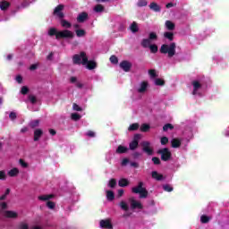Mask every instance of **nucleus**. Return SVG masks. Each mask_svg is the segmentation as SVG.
Returning a JSON list of instances; mask_svg holds the SVG:
<instances>
[{"label": "nucleus", "instance_id": "obj_1", "mask_svg": "<svg viewBox=\"0 0 229 229\" xmlns=\"http://www.w3.org/2000/svg\"><path fill=\"white\" fill-rule=\"evenodd\" d=\"M72 62L78 65H85L86 69H89V71H92V69H96L97 67L96 62L89 61L85 52H81L80 55H74L72 57Z\"/></svg>", "mask_w": 229, "mask_h": 229}, {"label": "nucleus", "instance_id": "obj_2", "mask_svg": "<svg viewBox=\"0 0 229 229\" xmlns=\"http://www.w3.org/2000/svg\"><path fill=\"white\" fill-rule=\"evenodd\" d=\"M48 35L49 37H53L55 35V38L57 40L59 38H74V32L69 30H64L58 31L56 28H50L48 30Z\"/></svg>", "mask_w": 229, "mask_h": 229}, {"label": "nucleus", "instance_id": "obj_3", "mask_svg": "<svg viewBox=\"0 0 229 229\" xmlns=\"http://www.w3.org/2000/svg\"><path fill=\"white\" fill-rule=\"evenodd\" d=\"M1 216L6 217L7 219H17L19 217V213L17 211L6 210L8 208V204L6 202H1Z\"/></svg>", "mask_w": 229, "mask_h": 229}, {"label": "nucleus", "instance_id": "obj_4", "mask_svg": "<svg viewBox=\"0 0 229 229\" xmlns=\"http://www.w3.org/2000/svg\"><path fill=\"white\" fill-rule=\"evenodd\" d=\"M191 85L193 87L192 95L201 98L205 92V88H203V81L194 80L191 81Z\"/></svg>", "mask_w": 229, "mask_h": 229}, {"label": "nucleus", "instance_id": "obj_5", "mask_svg": "<svg viewBox=\"0 0 229 229\" xmlns=\"http://www.w3.org/2000/svg\"><path fill=\"white\" fill-rule=\"evenodd\" d=\"M160 53L168 55L169 58H173L176 55V44L171 43L170 45L165 44L161 46Z\"/></svg>", "mask_w": 229, "mask_h": 229}, {"label": "nucleus", "instance_id": "obj_6", "mask_svg": "<svg viewBox=\"0 0 229 229\" xmlns=\"http://www.w3.org/2000/svg\"><path fill=\"white\" fill-rule=\"evenodd\" d=\"M134 194H140V198H148V191L144 188V182H140L139 184L131 189Z\"/></svg>", "mask_w": 229, "mask_h": 229}, {"label": "nucleus", "instance_id": "obj_7", "mask_svg": "<svg viewBox=\"0 0 229 229\" xmlns=\"http://www.w3.org/2000/svg\"><path fill=\"white\" fill-rule=\"evenodd\" d=\"M148 87H149L148 81H141L136 87V92L139 94H145V92L148 91Z\"/></svg>", "mask_w": 229, "mask_h": 229}, {"label": "nucleus", "instance_id": "obj_8", "mask_svg": "<svg viewBox=\"0 0 229 229\" xmlns=\"http://www.w3.org/2000/svg\"><path fill=\"white\" fill-rule=\"evenodd\" d=\"M139 140H140V134H136L132 141L129 144L131 150L133 151V149H137V148H139Z\"/></svg>", "mask_w": 229, "mask_h": 229}, {"label": "nucleus", "instance_id": "obj_9", "mask_svg": "<svg viewBox=\"0 0 229 229\" xmlns=\"http://www.w3.org/2000/svg\"><path fill=\"white\" fill-rule=\"evenodd\" d=\"M158 153L161 155V158L165 162H167V160L171 158V152L169 151V148H163L159 150Z\"/></svg>", "mask_w": 229, "mask_h": 229}, {"label": "nucleus", "instance_id": "obj_10", "mask_svg": "<svg viewBox=\"0 0 229 229\" xmlns=\"http://www.w3.org/2000/svg\"><path fill=\"white\" fill-rule=\"evenodd\" d=\"M141 145L143 151L147 153V155H153V148H151V143L149 141H143Z\"/></svg>", "mask_w": 229, "mask_h": 229}, {"label": "nucleus", "instance_id": "obj_11", "mask_svg": "<svg viewBox=\"0 0 229 229\" xmlns=\"http://www.w3.org/2000/svg\"><path fill=\"white\" fill-rule=\"evenodd\" d=\"M63 10H64L63 4L57 5L54 10V15H56V17H59V19H64V14L62 13Z\"/></svg>", "mask_w": 229, "mask_h": 229}, {"label": "nucleus", "instance_id": "obj_12", "mask_svg": "<svg viewBox=\"0 0 229 229\" xmlns=\"http://www.w3.org/2000/svg\"><path fill=\"white\" fill-rule=\"evenodd\" d=\"M120 67L125 72H130V70L131 69V63L128 61H123L122 63H120Z\"/></svg>", "mask_w": 229, "mask_h": 229}, {"label": "nucleus", "instance_id": "obj_13", "mask_svg": "<svg viewBox=\"0 0 229 229\" xmlns=\"http://www.w3.org/2000/svg\"><path fill=\"white\" fill-rule=\"evenodd\" d=\"M100 228L113 229L112 222L108 219L100 221Z\"/></svg>", "mask_w": 229, "mask_h": 229}, {"label": "nucleus", "instance_id": "obj_14", "mask_svg": "<svg viewBox=\"0 0 229 229\" xmlns=\"http://www.w3.org/2000/svg\"><path fill=\"white\" fill-rule=\"evenodd\" d=\"M129 201L131 203V208H142V204L140 203V201H138V200L134 199L133 198H131L129 199Z\"/></svg>", "mask_w": 229, "mask_h": 229}, {"label": "nucleus", "instance_id": "obj_15", "mask_svg": "<svg viewBox=\"0 0 229 229\" xmlns=\"http://www.w3.org/2000/svg\"><path fill=\"white\" fill-rule=\"evenodd\" d=\"M60 24H61L62 28H64V30H69L71 28H72V23H71V21H69L64 18H61Z\"/></svg>", "mask_w": 229, "mask_h": 229}, {"label": "nucleus", "instance_id": "obj_16", "mask_svg": "<svg viewBox=\"0 0 229 229\" xmlns=\"http://www.w3.org/2000/svg\"><path fill=\"white\" fill-rule=\"evenodd\" d=\"M11 5L12 4L10 2L3 0L0 2V10H2V12H6Z\"/></svg>", "mask_w": 229, "mask_h": 229}, {"label": "nucleus", "instance_id": "obj_17", "mask_svg": "<svg viewBox=\"0 0 229 229\" xmlns=\"http://www.w3.org/2000/svg\"><path fill=\"white\" fill-rule=\"evenodd\" d=\"M44 131L41 129H36L34 131V140L35 142L40 140V137H42Z\"/></svg>", "mask_w": 229, "mask_h": 229}, {"label": "nucleus", "instance_id": "obj_18", "mask_svg": "<svg viewBox=\"0 0 229 229\" xmlns=\"http://www.w3.org/2000/svg\"><path fill=\"white\" fill-rule=\"evenodd\" d=\"M151 176L154 180H157V182H162V180H164V175L157 171H153L151 173Z\"/></svg>", "mask_w": 229, "mask_h": 229}, {"label": "nucleus", "instance_id": "obj_19", "mask_svg": "<svg viewBox=\"0 0 229 229\" xmlns=\"http://www.w3.org/2000/svg\"><path fill=\"white\" fill-rule=\"evenodd\" d=\"M53 198H55L54 194L39 195L38 197L39 201H49V199H53Z\"/></svg>", "mask_w": 229, "mask_h": 229}, {"label": "nucleus", "instance_id": "obj_20", "mask_svg": "<svg viewBox=\"0 0 229 229\" xmlns=\"http://www.w3.org/2000/svg\"><path fill=\"white\" fill-rule=\"evenodd\" d=\"M70 81H71V83H74L78 89H83V83H81V81H78V78L72 77V78H70Z\"/></svg>", "mask_w": 229, "mask_h": 229}, {"label": "nucleus", "instance_id": "obj_21", "mask_svg": "<svg viewBox=\"0 0 229 229\" xmlns=\"http://www.w3.org/2000/svg\"><path fill=\"white\" fill-rule=\"evenodd\" d=\"M106 198L107 201H114V199H115V194L114 193V191L106 190Z\"/></svg>", "mask_w": 229, "mask_h": 229}, {"label": "nucleus", "instance_id": "obj_22", "mask_svg": "<svg viewBox=\"0 0 229 229\" xmlns=\"http://www.w3.org/2000/svg\"><path fill=\"white\" fill-rule=\"evenodd\" d=\"M89 19V14L87 13H81L77 17V21L79 22H85Z\"/></svg>", "mask_w": 229, "mask_h": 229}, {"label": "nucleus", "instance_id": "obj_23", "mask_svg": "<svg viewBox=\"0 0 229 229\" xmlns=\"http://www.w3.org/2000/svg\"><path fill=\"white\" fill-rule=\"evenodd\" d=\"M119 187H128L130 185V181L126 178H122L118 181Z\"/></svg>", "mask_w": 229, "mask_h": 229}, {"label": "nucleus", "instance_id": "obj_24", "mask_svg": "<svg viewBox=\"0 0 229 229\" xmlns=\"http://www.w3.org/2000/svg\"><path fill=\"white\" fill-rule=\"evenodd\" d=\"M75 35L79 38H81L82 37H85V35H87V31H85V30L83 29H77L75 30Z\"/></svg>", "mask_w": 229, "mask_h": 229}, {"label": "nucleus", "instance_id": "obj_25", "mask_svg": "<svg viewBox=\"0 0 229 229\" xmlns=\"http://www.w3.org/2000/svg\"><path fill=\"white\" fill-rule=\"evenodd\" d=\"M119 207L120 208H122V210H124L125 212H128V210H130V206H128V203L124 200H122L119 203Z\"/></svg>", "mask_w": 229, "mask_h": 229}, {"label": "nucleus", "instance_id": "obj_26", "mask_svg": "<svg viewBox=\"0 0 229 229\" xmlns=\"http://www.w3.org/2000/svg\"><path fill=\"white\" fill-rule=\"evenodd\" d=\"M8 176H11V178H13L19 174V169L18 168H13L8 171L7 173Z\"/></svg>", "mask_w": 229, "mask_h": 229}, {"label": "nucleus", "instance_id": "obj_27", "mask_svg": "<svg viewBox=\"0 0 229 229\" xmlns=\"http://www.w3.org/2000/svg\"><path fill=\"white\" fill-rule=\"evenodd\" d=\"M149 8L150 10H153V12H160V10H162L160 5H158L157 3H151L149 4Z\"/></svg>", "mask_w": 229, "mask_h": 229}, {"label": "nucleus", "instance_id": "obj_28", "mask_svg": "<svg viewBox=\"0 0 229 229\" xmlns=\"http://www.w3.org/2000/svg\"><path fill=\"white\" fill-rule=\"evenodd\" d=\"M165 26L166 28V30H168L169 31H173V30H174V23L171 21H166L165 23Z\"/></svg>", "mask_w": 229, "mask_h": 229}, {"label": "nucleus", "instance_id": "obj_29", "mask_svg": "<svg viewBox=\"0 0 229 229\" xmlns=\"http://www.w3.org/2000/svg\"><path fill=\"white\" fill-rule=\"evenodd\" d=\"M171 142H172V148H180V146H182V140L178 139H173Z\"/></svg>", "mask_w": 229, "mask_h": 229}, {"label": "nucleus", "instance_id": "obj_30", "mask_svg": "<svg viewBox=\"0 0 229 229\" xmlns=\"http://www.w3.org/2000/svg\"><path fill=\"white\" fill-rule=\"evenodd\" d=\"M151 45V40L149 38H145L141 41L142 47H149Z\"/></svg>", "mask_w": 229, "mask_h": 229}, {"label": "nucleus", "instance_id": "obj_31", "mask_svg": "<svg viewBox=\"0 0 229 229\" xmlns=\"http://www.w3.org/2000/svg\"><path fill=\"white\" fill-rule=\"evenodd\" d=\"M94 12H96V13H101L102 12H105V7L101 4H97L94 7Z\"/></svg>", "mask_w": 229, "mask_h": 229}, {"label": "nucleus", "instance_id": "obj_32", "mask_svg": "<svg viewBox=\"0 0 229 229\" xmlns=\"http://www.w3.org/2000/svg\"><path fill=\"white\" fill-rule=\"evenodd\" d=\"M126 151H128V148L123 145L118 146V148H116V153L118 154L126 153Z\"/></svg>", "mask_w": 229, "mask_h": 229}, {"label": "nucleus", "instance_id": "obj_33", "mask_svg": "<svg viewBox=\"0 0 229 229\" xmlns=\"http://www.w3.org/2000/svg\"><path fill=\"white\" fill-rule=\"evenodd\" d=\"M130 30L132 31V33H137V31H139V26L137 25V22H132L130 26Z\"/></svg>", "mask_w": 229, "mask_h": 229}, {"label": "nucleus", "instance_id": "obj_34", "mask_svg": "<svg viewBox=\"0 0 229 229\" xmlns=\"http://www.w3.org/2000/svg\"><path fill=\"white\" fill-rule=\"evenodd\" d=\"M139 123H132L129 126L128 130L129 131H135L137 130H139Z\"/></svg>", "mask_w": 229, "mask_h": 229}, {"label": "nucleus", "instance_id": "obj_35", "mask_svg": "<svg viewBox=\"0 0 229 229\" xmlns=\"http://www.w3.org/2000/svg\"><path fill=\"white\" fill-rule=\"evenodd\" d=\"M149 50H150V53H158V47L157 45H151L148 47Z\"/></svg>", "mask_w": 229, "mask_h": 229}, {"label": "nucleus", "instance_id": "obj_36", "mask_svg": "<svg viewBox=\"0 0 229 229\" xmlns=\"http://www.w3.org/2000/svg\"><path fill=\"white\" fill-rule=\"evenodd\" d=\"M47 208H49L50 210H54V208L56 207V204L51 200H48L47 202Z\"/></svg>", "mask_w": 229, "mask_h": 229}, {"label": "nucleus", "instance_id": "obj_37", "mask_svg": "<svg viewBox=\"0 0 229 229\" xmlns=\"http://www.w3.org/2000/svg\"><path fill=\"white\" fill-rule=\"evenodd\" d=\"M149 128H151V127L149 126V124H148V123H143V124H141V126H140V131H149Z\"/></svg>", "mask_w": 229, "mask_h": 229}, {"label": "nucleus", "instance_id": "obj_38", "mask_svg": "<svg viewBox=\"0 0 229 229\" xmlns=\"http://www.w3.org/2000/svg\"><path fill=\"white\" fill-rule=\"evenodd\" d=\"M117 185V181H115V179H110L108 182V187H110L111 189H114V187H115Z\"/></svg>", "mask_w": 229, "mask_h": 229}, {"label": "nucleus", "instance_id": "obj_39", "mask_svg": "<svg viewBox=\"0 0 229 229\" xmlns=\"http://www.w3.org/2000/svg\"><path fill=\"white\" fill-rule=\"evenodd\" d=\"M164 37H165V38H167L168 40L171 41L174 38V34H173V32H165Z\"/></svg>", "mask_w": 229, "mask_h": 229}, {"label": "nucleus", "instance_id": "obj_40", "mask_svg": "<svg viewBox=\"0 0 229 229\" xmlns=\"http://www.w3.org/2000/svg\"><path fill=\"white\" fill-rule=\"evenodd\" d=\"M72 121H80V119H81V115H80L78 113H72Z\"/></svg>", "mask_w": 229, "mask_h": 229}, {"label": "nucleus", "instance_id": "obj_41", "mask_svg": "<svg viewBox=\"0 0 229 229\" xmlns=\"http://www.w3.org/2000/svg\"><path fill=\"white\" fill-rule=\"evenodd\" d=\"M38 124H40V121L35 120V121L30 122V126L31 128H37L38 126Z\"/></svg>", "mask_w": 229, "mask_h": 229}, {"label": "nucleus", "instance_id": "obj_42", "mask_svg": "<svg viewBox=\"0 0 229 229\" xmlns=\"http://www.w3.org/2000/svg\"><path fill=\"white\" fill-rule=\"evenodd\" d=\"M164 191H165L166 192H173V186L169 185V184H165L163 186Z\"/></svg>", "mask_w": 229, "mask_h": 229}, {"label": "nucleus", "instance_id": "obj_43", "mask_svg": "<svg viewBox=\"0 0 229 229\" xmlns=\"http://www.w3.org/2000/svg\"><path fill=\"white\" fill-rule=\"evenodd\" d=\"M173 128H174V127L173 126V124H171V123H166V124L164 125L163 130H164L165 131H168V130H173Z\"/></svg>", "mask_w": 229, "mask_h": 229}, {"label": "nucleus", "instance_id": "obj_44", "mask_svg": "<svg viewBox=\"0 0 229 229\" xmlns=\"http://www.w3.org/2000/svg\"><path fill=\"white\" fill-rule=\"evenodd\" d=\"M200 221L201 223H208L210 221V217L203 215L200 217Z\"/></svg>", "mask_w": 229, "mask_h": 229}, {"label": "nucleus", "instance_id": "obj_45", "mask_svg": "<svg viewBox=\"0 0 229 229\" xmlns=\"http://www.w3.org/2000/svg\"><path fill=\"white\" fill-rule=\"evenodd\" d=\"M157 33H155V32L149 33L148 39H150L152 41V40H157Z\"/></svg>", "mask_w": 229, "mask_h": 229}, {"label": "nucleus", "instance_id": "obj_46", "mask_svg": "<svg viewBox=\"0 0 229 229\" xmlns=\"http://www.w3.org/2000/svg\"><path fill=\"white\" fill-rule=\"evenodd\" d=\"M29 101L31 103V105H35V103H37V98H35L33 95H30Z\"/></svg>", "mask_w": 229, "mask_h": 229}, {"label": "nucleus", "instance_id": "obj_47", "mask_svg": "<svg viewBox=\"0 0 229 229\" xmlns=\"http://www.w3.org/2000/svg\"><path fill=\"white\" fill-rule=\"evenodd\" d=\"M138 6H140V7L148 6V1H146V0L138 1Z\"/></svg>", "mask_w": 229, "mask_h": 229}, {"label": "nucleus", "instance_id": "obj_48", "mask_svg": "<svg viewBox=\"0 0 229 229\" xmlns=\"http://www.w3.org/2000/svg\"><path fill=\"white\" fill-rule=\"evenodd\" d=\"M9 119H11V121H15V119H17V114L15 112H11L9 114Z\"/></svg>", "mask_w": 229, "mask_h": 229}, {"label": "nucleus", "instance_id": "obj_49", "mask_svg": "<svg viewBox=\"0 0 229 229\" xmlns=\"http://www.w3.org/2000/svg\"><path fill=\"white\" fill-rule=\"evenodd\" d=\"M19 164H20V165H21V167H23V169L28 168V163H26L24 160L20 159Z\"/></svg>", "mask_w": 229, "mask_h": 229}, {"label": "nucleus", "instance_id": "obj_50", "mask_svg": "<svg viewBox=\"0 0 229 229\" xmlns=\"http://www.w3.org/2000/svg\"><path fill=\"white\" fill-rule=\"evenodd\" d=\"M109 60L111 64H117L119 62V60L117 59V56L115 55H112Z\"/></svg>", "mask_w": 229, "mask_h": 229}, {"label": "nucleus", "instance_id": "obj_51", "mask_svg": "<svg viewBox=\"0 0 229 229\" xmlns=\"http://www.w3.org/2000/svg\"><path fill=\"white\" fill-rule=\"evenodd\" d=\"M148 74L150 78H157V72L155 70H149Z\"/></svg>", "mask_w": 229, "mask_h": 229}, {"label": "nucleus", "instance_id": "obj_52", "mask_svg": "<svg viewBox=\"0 0 229 229\" xmlns=\"http://www.w3.org/2000/svg\"><path fill=\"white\" fill-rule=\"evenodd\" d=\"M155 85H159V86L164 85V80H162V79H156L155 80Z\"/></svg>", "mask_w": 229, "mask_h": 229}, {"label": "nucleus", "instance_id": "obj_53", "mask_svg": "<svg viewBox=\"0 0 229 229\" xmlns=\"http://www.w3.org/2000/svg\"><path fill=\"white\" fill-rule=\"evenodd\" d=\"M29 91H30V89H28V87L23 86L21 88V93L23 94V95H26V94H28Z\"/></svg>", "mask_w": 229, "mask_h": 229}, {"label": "nucleus", "instance_id": "obj_54", "mask_svg": "<svg viewBox=\"0 0 229 229\" xmlns=\"http://www.w3.org/2000/svg\"><path fill=\"white\" fill-rule=\"evenodd\" d=\"M167 142H169V139H167V137H162L161 138V144L163 146H165V144H167Z\"/></svg>", "mask_w": 229, "mask_h": 229}, {"label": "nucleus", "instance_id": "obj_55", "mask_svg": "<svg viewBox=\"0 0 229 229\" xmlns=\"http://www.w3.org/2000/svg\"><path fill=\"white\" fill-rule=\"evenodd\" d=\"M0 180H6V172L0 171Z\"/></svg>", "mask_w": 229, "mask_h": 229}, {"label": "nucleus", "instance_id": "obj_56", "mask_svg": "<svg viewBox=\"0 0 229 229\" xmlns=\"http://www.w3.org/2000/svg\"><path fill=\"white\" fill-rule=\"evenodd\" d=\"M9 194H10V189H7L5 193L0 197V199L1 200L5 199L6 196H8Z\"/></svg>", "mask_w": 229, "mask_h": 229}, {"label": "nucleus", "instance_id": "obj_57", "mask_svg": "<svg viewBox=\"0 0 229 229\" xmlns=\"http://www.w3.org/2000/svg\"><path fill=\"white\" fill-rule=\"evenodd\" d=\"M72 108L76 112H81V107H80V106H78L77 104H73Z\"/></svg>", "mask_w": 229, "mask_h": 229}, {"label": "nucleus", "instance_id": "obj_58", "mask_svg": "<svg viewBox=\"0 0 229 229\" xmlns=\"http://www.w3.org/2000/svg\"><path fill=\"white\" fill-rule=\"evenodd\" d=\"M87 137H96V132L92 131H89L86 132Z\"/></svg>", "mask_w": 229, "mask_h": 229}, {"label": "nucleus", "instance_id": "obj_59", "mask_svg": "<svg viewBox=\"0 0 229 229\" xmlns=\"http://www.w3.org/2000/svg\"><path fill=\"white\" fill-rule=\"evenodd\" d=\"M223 135H224L225 137H229V126L226 127V128L224 130Z\"/></svg>", "mask_w": 229, "mask_h": 229}, {"label": "nucleus", "instance_id": "obj_60", "mask_svg": "<svg viewBox=\"0 0 229 229\" xmlns=\"http://www.w3.org/2000/svg\"><path fill=\"white\" fill-rule=\"evenodd\" d=\"M130 164V159L129 158H123L122 160V165H128Z\"/></svg>", "mask_w": 229, "mask_h": 229}, {"label": "nucleus", "instance_id": "obj_61", "mask_svg": "<svg viewBox=\"0 0 229 229\" xmlns=\"http://www.w3.org/2000/svg\"><path fill=\"white\" fill-rule=\"evenodd\" d=\"M152 162H154L156 165H158V164H160V159L158 157H153Z\"/></svg>", "mask_w": 229, "mask_h": 229}, {"label": "nucleus", "instance_id": "obj_62", "mask_svg": "<svg viewBox=\"0 0 229 229\" xmlns=\"http://www.w3.org/2000/svg\"><path fill=\"white\" fill-rule=\"evenodd\" d=\"M123 194H124V190H123V189L118 190V194H117L118 198H122V196H123Z\"/></svg>", "mask_w": 229, "mask_h": 229}, {"label": "nucleus", "instance_id": "obj_63", "mask_svg": "<svg viewBox=\"0 0 229 229\" xmlns=\"http://www.w3.org/2000/svg\"><path fill=\"white\" fill-rule=\"evenodd\" d=\"M15 80L17 83H22V77L21 75L16 76Z\"/></svg>", "mask_w": 229, "mask_h": 229}, {"label": "nucleus", "instance_id": "obj_64", "mask_svg": "<svg viewBox=\"0 0 229 229\" xmlns=\"http://www.w3.org/2000/svg\"><path fill=\"white\" fill-rule=\"evenodd\" d=\"M30 229H42V226L36 225H33Z\"/></svg>", "mask_w": 229, "mask_h": 229}]
</instances>
